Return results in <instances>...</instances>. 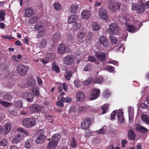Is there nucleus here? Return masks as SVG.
<instances>
[{
	"label": "nucleus",
	"mask_w": 149,
	"mask_h": 149,
	"mask_svg": "<svg viewBox=\"0 0 149 149\" xmlns=\"http://www.w3.org/2000/svg\"><path fill=\"white\" fill-rule=\"evenodd\" d=\"M144 0L139 1L138 4L133 3L132 5V9L136 10L137 12L139 14L142 13L146 8H149V1H146L145 3L143 2Z\"/></svg>",
	"instance_id": "f257e3e1"
},
{
	"label": "nucleus",
	"mask_w": 149,
	"mask_h": 149,
	"mask_svg": "<svg viewBox=\"0 0 149 149\" xmlns=\"http://www.w3.org/2000/svg\"><path fill=\"white\" fill-rule=\"evenodd\" d=\"M36 121L31 118H26L22 121V124L26 128H30L34 126L36 124Z\"/></svg>",
	"instance_id": "f03ea898"
},
{
	"label": "nucleus",
	"mask_w": 149,
	"mask_h": 149,
	"mask_svg": "<svg viewBox=\"0 0 149 149\" xmlns=\"http://www.w3.org/2000/svg\"><path fill=\"white\" fill-rule=\"evenodd\" d=\"M28 67L22 64L19 65L17 68L18 74L22 76H24L27 74Z\"/></svg>",
	"instance_id": "7ed1b4c3"
},
{
	"label": "nucleus",
	"mask_w": 149,
	"mask_h": 149,
	"mask_svg": "<svg viewBox=\"0 0 149 149\" xmlns=\"http://www.w3.org/2000/svg\"><path fill=\"white\" fill-rule=\"evenodd\" d=\"M100 44L104 47L108 48L110 47V43L107 38L104 36H100L99 40Z\"/></svg>",
	"instance_id": "20e7f679"
},
{
	"label": "nucleus",
	"mask_w": 149,
	"mask_h": 149,
	"mask_svg": "<svg viewBox=\"0 0 149 149\" xmlns=\"http://www.w3.org/2000/svg\"><path fill=\"white\" fill-rule=\"evenodd\" d=\"M64 64L66 65H70L72 64L74 61V57L72 55H68L63 58Z\"/></svg>",
	"instance_id": "39448f33"
},
{
	"label": "nucleus",
	"mask_w": 149,
	"mask_h": 149,
	"mask_svg": "<svg viewBox=\"0 0 149 149\" xmlns=\"http://www.w3.org/2000/svg\"><path fill=\"white\" fill-rule=\"evenodd\" d=\"M109 29L111 33L113 35L117 34L119 31L118 25L116 23L111 24L109 26Z\"/></svg>",
	"instance_id": "423d86ee"
},
{
	"label": "nucleus",
	"mask_w": 149,
	"mask_h": 149,
	"mask_svg": "<svg viewBox=\"0 0 149 149\" xmlns=\"http://www.w3.org/2000/svg\"><path fill=\"white\" fill-rule=\"evenodd\" d=\"M141 25L139 26H135L132 24H126L125 26L127 30L130 32L134 33L136 32L139 29V27H141Z\"/></svg>",
	"instance_id": "0eeeda50"
},
{
	"label": "nucleus",
	"mask_w": 149,
	"mask_h": 149,
	"mask_svg": "<svg viewBox=\"0 0 149 149\" xmlns=\"http://www.w3.org/2000/svg\"><path fill=\"white\" fill-rule=\"evenodd\" d=\"M100 94V90L99 88H95L93 89L91 94L90 99L91 100H95L97 98Z\"/></svg>",
	"instance_id": "6e6552de"
},
{
	"label": "nucleus",
	"mask_w": 149,
	"mask_h": 149,
	"mask_svg": "<svg viewBox=\"0 0 149 149\" xmlns=\"http://www.w3.org/2000/svg\"><path fill=\"white\" fill-rule=\"evenodd\" d=\"M120 4L118 2H110L109 5V9L112 12L116 11L120 8Z\"/></svg>",
	"instance_id": "1a4fd4ad"
},
{
	"label": "nucleus",
	"mask_w": 149,
	"mask_h": 149,
	"mask_svg": "<svg viewBox=\"0 0 149 149\" xmlns=\"http://www.w3.org/2000/svg\"><path fill=\"white\" fill-rule=\"evenodd\" d=\"M43 108V107L42 106L34 104L30 107L29 110L31 113H33L41 111Z\"/></svg>",
	"instance_id": "9d476101"
},
{
	"label": "nucleus",
	"mask_w": 149,
	"mask_h": 149,
	"mask_svg": "<svg viewBox=\"0 0 149 149\" xmlns=\"http://www.w3.org/2000/svg\"><path fill=\"white\" fill-rule=\"evenodd\" d=\"M99 15L100 18L106 20L108 17L106 10L104 8H101L99 11Z\"/></svg>",
	"instance_id": "9b49d317"
},
{
	"label": "nucleus",
	"mask_w": 149,
	"mask_h": 149,
	"mask_svg": "<svg viewBox=\"0 0 149 149\" xmlns=\"http://www.w3.org/2000/svg\"><path fill=\"white\" fill-rule=\"evenodd\" d=\"M91 119L89 118H86L81 124V127L82 129L86 130L89 127L91 123Z\"/></svg>",
	"instance_id": "f8f14e48"
},
{
	"label": "nucleus",
	"mask_w": 149,
	"mask_h": 149,
	"mask_svg": "<svg viewBox=\"0 0 149 149\" xmlns=\"http://www.w3.org/2000/svg\"><path fill=\"white\" fill-rule=\"evenodd\" d=\"M14 94L13 92L5 93H3L1 95L3 96V100L7 101H10L14 96Z\"/></svg>",
	"instance_id": "ddd939ff"
},
{
	"label": "nucleus",
	"mask_w": 149,
	"mask_h": 149,
	"mask_svg": "<svg viewBox=\"0 0 149 149\" xmlns=\"http://www.w3.org/2000/svg\"><path fill=\"white\" fill-rule=\"evenodd\" d=\"M76 101L77 102H82L85 99V95L82 91H79L77 92L76 96Z\"/></svg>",
	"instance_id": "4468645a"
},
{
	"label": "nucleus",
	"mask_w": 149,
	"mask_h": 149,
	"mask_svg": "<svg viewBox=\"0 0 149 149\" xmlns=\"http://www.w3.org/2000/svg\"><path fill=\"white\" fill-rule=\"evenodd\" d=\"M36 29L39 30L38 35L40 37H42L45 32V29L44 27L39 24H36L35 26Z\"/></svg>",
	"instance_id": "2eb2a0df"
},
{
	"label": "nucleus",
	"mask_w": 149,
	"mask_h": 149,
	"mask_svg": "<svg viewBox=\"0 0 149 149\" xmlns=\"http://www.w3.org/2000/svg\"><path fill=\"white\" fill-rule=\"evenodd\" d=\"M22 96L23 98H26L27 101L29 102L33 101L34 97L31 93L28 92L23 93Z\"/></svg>",
	"instance_id": "dca6fc26"
},
{
	"label": "nucleus",
	"mask_w": 149,
	"mask_h": 149,
	"mask_svg": "<svg viewBox=\"0 0 149 149\" xmlns=\"http://www.w3.org/2000/svg\"><path fill=\"white\" fill-rule=\"evenodd\" d=\"M24 137V135L22 133H19L13 139L12 142L13 143H18L23 139Z\"/></svg>",
	"instance_id": "f3484780"
},
{
	"label": "nucleus",
	"mask_w": 149,
	"mask_h": 149,
	"mask_svg": "<svg viewBox=\"0 0 149 149\" xmlns=\"http://www.w3.org/2000/svg\"><path fill=\"white\" fill-rule=\"evenodd\" d=\"M81 15L83 18L88 19L90 18L91 16L90 12L89 10H84L82 12Z\"/></svg>",
	"instance_id": "a211bd4d"
},
{
	"label": "nucleus",
	"mask_w": 149,
	"mask_h": 149,
	"mask_svg": "<svg viewBox=\"0 0 149 149\" xmlns=\"http://www.w3.org/2000/svg\"><path fill=\"white\" fill-rule=\"evenodd\" d=\"M46 139V136L42 134L38 136L35 141V142L37 144H40L44 142Z\"/></svg>",
	"instance_id": "6ab92c4d"
},
{
	"label": "nucleus",
	"mask_w": 149,
	"mask_h": 149,
	"mask_svg": "<svg viewBox=\"0 0 149 149\" xmlns=\"http://www.w3.org/2000/svg\"><path fill=\"white\" fill-rule=\"evenodd\" d=\"M33 13V10L31 7L27 8L25 10L24 15L26 17H30Z\"/></svg>",
	"instance_id": "aec40b11"
},
{
	"label": "nucleus",
	"mask_w": 149,
	"mask_h": 149,
	"mask_svg": "<svg viewBox=\"0 0 149 149\" xmlns=\"http://www.w3.org/2000/svg\"><path fill=\"white\" fill-rule=\"evenodd\" d=\"M106 54L105 53L100 52L96 53L95 56L100 61H104L105 60Z\"/></svg>",
	"instance_id": "412c9836"
},
{
	"label": "nucleus",
	"mask_w": 149,
	"mask_h": 149,
	"mask_svg": "<svg viewBox=\"0 0 149 149\" xmlns=\"http://www.w3.org/2000/svg\"><path fill=\"white\" fill-rule=\"evenodd\" d=\"M57 145L56 142H54L51 140L47 145V149H54L57 147Z\"/></svg>",
	"instance_id": "4be33fe9"
},
{
	"label": "nucleus",
	"mask_w": 149,
	"mask_h": 149,
	"mask_svg": "<svg viewBox=\"0 0 149 149\" xmlns=\"http://www.w3.org/2000/svg\"><path fill=\"white\" fill-rule=\"evenodd\" d=\"M136 129L139 132L143 133H146L148 131V130L146 127L139 125L136 126Z\"/></svg>",
	"instance_id": "5701e85b"
},
{
	"label": "nucleus",
	"mask_w": 149,
	"mask_h": 149,
	"mask_svg": "<svg viewBox=\"0 0 149 149\" xmlns=\"http://www.w3.org/2000/svg\"><path fill=\"white\" fill-rule=\"evenodd\" d=\"M27 83L29 86H32L35 84H36V81L33 77H30L28 78Z\"/></svg>",
	"instance_id": "b1692460"
},
{
	"label": "nucleus",
	"mask_w": 149,
	"mask_h": 149,
	"mask_svg": "<svg viewBox=\"0 0 149 149\" xmlns=\"http://www.w3.org/2000/svg\"><path fill=\"white\" fill-rule=\"evenodd\" d=\"M65 46L63 44H59L58 47V53L61 54H63L65 51Z\"/></svg>",
	"instance_id": "393cba45"
},
{
	"label": "nucleus",
	"mask_w": 149,
	"mask_h": 149,
	"mask_svg": "<svg viewBox=\"0 0 149 149\" xmlns=\"http://www.w3.org/2000/svg\"><path fill=\"white\" fill-rule=\"evenodd\" d=\"M78 17L76 15H72L68 17V22L71 23L74 22L77 20Z\"/></svg>",
	"instance_id": "a878e982"
},
{
	"label": "nucleus",
	"mask_w": 149,
	"mask_h": 149,
	"mask_svg": "<svg viewBox=\"0 0 149 149\" xmlns=\"http://www.w3.org/2000/svg\"><path fill=\"white\" fill-rule=\"evenodd\" d=\"M60 135L58 134H55L53 135L52 139L51 140L54 142H56L58 144V142L61 138Z\"/></svg>",
	"instance_id": "bb28decb"
},
{
	"label": "nucleus",
	"mask_w": 149,
	"mask_h": 149,
	"mask_svg": "<svg viewBox=\"0 0 149 149\" xmlns=\"http://www.w3.org/2000/svg\"><path fill=\"white\" fill-rule=\"evenodd\" d=\"M129 139L131 140H134L135 139V135L133 131L131 130H129L128 133Z\"/></svg>",
	"instance_id": "cd10ccee"
},
{
	"label": "nucleus",
	"mask_w": 149,
	"mask_h": 149,
	"mask_svg": "<svg viewBox=\"0 0 149 149\" xmlns=\"http://www.w3.org/2000/svg\"><path fill=\"white\" fill-rule=\"evenodd\" d=\"M142 121L146 124H149V116L144 114H142L141 116Z\"/></svg>",
	"instance_id": "c85d7f7f"
},
{
	"label": "nucleus",
	"mask_w": 149,
	"mask_h": 149,
	"mask_svg": "<svg viewBox=\"0 0 149 149\" xmlns=\"http://www.w3.org/2000/svg\"><path fill=\"white\" fill-rule=\"evenodd\" d=\"M78 6L76 4L72 5L70 8V10L72 13L74 14L78 9Z\"/></svg>",
	"instance_id": "c756f323"
},
{
	"label": "nucleus",
	"mask_w": 149,
	"mask_h": 149,
	"mask_svg": "<svg viewBox=\"0 0 149 149\" xmlns=\"http://www.w3.org/2000/svg\"><path fill=\"white\" fill-rule=\"evenodd\" d=\"M129 117V120L132 119L134 115V108L133 107H129L128 108Z\"/></svg>",
	"instance_id": "7c9ffc66"
},
{
	"label": "nucleus",
	"mask_w": 149,
	"mask_h": 149,
	"mask_svg": "<svg viewBox=\"0 0 149 149\" xmlns=\"http://www.w3.org/2000/svg\"><path fill=\"white\" fill-rule=\"evenodd\" d=\"M86 33L83 30H80L78 31V37L79 39H82L85 36Z\"/></svg>",
	"instance_id": "2f4dec72"
},
{
	"label": "nucleus",
	"mask_w": 149,
	"mask_h": 149,
	"mask_svg": "<svg viewBox=\"0 0 149 149\" xmlns=\"http://www.w3.org/2000/svg\"><path fill=\"white\" fill-rule=\"evenodd\" d=\"M91 25L92 29L94 31H97L100 28L99 25L95 22H93Z\"/></svg>",
	"instance_id": "473e14b6"
},
{
	"label": "nucleus",
	"mask_w": 149,
	"mask_h": 149,
	"mask_svg": "<svg viewBox=\"0 0 149 149\" xmlns=\"http://www.w3.org/2000/svg\"><path fill=\"white\" fill-rule=\"evenodd\" d=\"M32 91L33 93L36 96H38L39 95V88L36 86L33 87L32 88Z\"/></svg>",
	"instance_id": "72a5a7b5"
},
{
	"label": "nucleus",
	"mask_w": 149,
	"mask_h": 149,
	"mask_svg": "<svg viewBox=\"0 0 149 149\" xmlns=\"http://www.w3.org/2000/svg\"><path fill=\"white\" fill-rule=\"evenodd\" d=\"M102 96L105 98L108 97L111 95V93L108 89L104 90L102 93Z\"/></svg>",
	"instance_id": "f704fd0d"
},
{
	"label": "nucleus",
	"mask_w": 149,
	"mask_h": 149,
	"mask_svg": "<svg viewBox=\"0 0 149 149\" xmlns=\"http://www.w3.org/2000/svg\"><path fill=\"white\" fill-rule=\"evenodd\" d=\"M6 13L2 10H0V21H3L5 19Z\"/></svg>",
	"instance_id": "c9c22d12"
},
{
	"label": "nucleus",
	"mask_w": 149,
	"mask_h": 149,
	"mask_svg": "<svg viewBox=\"0 0 149 149\" xmlns=\"http://www.w3.org/2000/svg\"><path fill=\"white\" fill-rule=\"evenodd\" d=\"M17 131L18 132H20L24 133L25 136L29 135V134L28 131L23 128L21 127L18 128L17 129Z\"/></svg>",
	"instance_id": "e433bc0d"
},
{
	"label": "nucleus",
	"mask_w": 149,
	"mask_h": 149,
	"mask_svg": "<svg viewBox=\"0 0 149 149\" xmlns=\"http://www.w3.org/2000/svg\"><path fill=\"white\" fill-rule=\"evenodd\" d=\"M64 75L65 79L69 80L72 76V72L70 71H68L65 73Z\"/></svg>",
	"instance_id": "4c0bfd02"
},
{
	"label": "nucleus",
	"mask_w": 149,
	"mask_h": 149,
	"mask_svg": "<svg viewBox=\"0 0 149 149\" xmlns=\"http://www.w3.org/2000/svg\"><path fill=\"white\" fill-rule=\"evenodd\" d=\"M2 99L0 97V103L5 107H8L10 106L11 104L10 103L8 102L2 100Z\"/></svg>",
	"instance_id": "58836bf2"
},
{
	"label": "nucleus",
	"mask_w": 149,
	"mask_h": 149,
	"mask_svg": "<svg viewBox=\"0 0 149 149\" xmlns=\"http://www.w3.org/2000/svg\"><path fill=\"white\" fill-rule=\"evenodd\" d=\"M14 104L15 106L18 108H21L23 106L22 102L21 101H15Z\"/></svg>",
	"instance_id": "ea45409f"
},
{
	"label": "nucleus",
	"mask_w": 149,
	"mask_h": 149,
	"mask_svg": "<svg viewBox=\"0 0 149 149\" xmlns=\"http://www.w3.org/2000/svg\"><path fill=\"white\" fill-rule=\"evenodd\" d=\"M101 108L102 111V114H104L108 111L109 109V105L108 104H105Z\"/></svg>",
	"instance_id": "a19ab883"
},
{
	"label": "nucleus",
	"mask_w": 149,
	"mask_h": 149,
	"mask_svg": "<svg viewBox=\"0 0 149 149\" xmlns=\"http://www.w3.org/2000/svg\"><path fill=\"white\" fill-rule=\"evenodd\" d=\"M52 70L56 72V73H58L59 72V69L56 63L54 62L52 66Z\"/></svg>",
	"instance_id": "79ce46f5"
},
{
	"label": "nucleus",
	"mask_w": 149,
	"mask_h": 149,
	"mask_svg": "<svg viewBox=\"0 0 149 149\" xmlns=\"http://www.w3.org/2000/svg\"><path fill=\"white\" fill-rule=\"evenodd\" d=\"M107 126L105 125L103 126V128L100 129L96 131L95 132L97 134H103L106 132L107 130Z\"/></svg>",
	"instance_id": "37998d69"
},
{
	"label": "nucleus",
	"mask_w": 149,
	"mask_h": 149,
	"mask_svg": "<svg viewBox=\"0 0 149 149\" xmlns=\"http://www.w3.org/2000/svg\"><path fill=\"white\" fill-rule=\"evenodd\" d=\"M32 146V141L31 140H28L25 143V146L26 148H31Z\"/></svg>",
	"instance_id": "c03bdc74"
},
{
	"label": "nucleus",
	"mask_w": 149,
	"mask_h": 149,
	"mask_svg": "<svg viewBox=\"0 0 149 149\" xmlns=\"http://www.w3.org/2000/svg\"><path fill=\"white\" fill-rule=\"evenodd\" d=\"M53 6L55 9L57 10H60L62 8V6L58 2L55 3L53 4Z\"/></svg>",
	"instance_id": "a18cd8bd"
},
{
	"label": "nucleus",
	"mask_w": 149,
	"mask_h": 149,
	"mask_svg": "<svg viewBox=\"0 0 149 149\" xmlns=\"http://www.w3.org/2000/svg\"><path fill=\"white\" fill-rule=\"evenodd\" d=\"M95 81L96 83L101 84L103 81V79L102 76H99L96 78Z\"/></svg>",
	"instance_id": "49530a36"
},
{
	"label": "nucleus",
	"mask_w": 149,
	"mask_h": 149,
	"mask_svg": "<svg viewBox=\"0 0 149 149\" xmlns=\"http://www.w3.org/2000/svg\"><path fill=\"white\" fill-rule=\"evenodd\" d=\"M54 57V54L52 53H48L45 56L46 58L48 59L49 61L52 59Z\"/></svg>",
	"instance_id": "de8ad7c7"
},
{
	"label": "nucleus",
	"mask_w": 149,
	"mask_h": 149,
	"mask_svg": "<svg viewBox=\"0 0 149 149\" xmlns=\"http://www.w3.org/2000/svg\"><path fill=\"white\" fill-rule=\"evenodd\" d=\"M110 39L111 43L113 44H116L118 42V40L114 37L111 36L110 37Z\"/></svg>",
	"instance_id": "09e8293b"
},
{
	"label": "nucleus",
	"mask_w": 149,
	"mask_h": 149,
	"mask_svg": "<svg viewBox=\"0 0 149 149\" xmlns=\"http://www.w3.org/2000/svg\"><path fill=\"white\" fill-rule=\"evenodd\" d=\"M8 143V141L5 139H2L0 142V145L1 146H6Z\"/></svg>",
	"instance_id": "8fccbe9b"
},
{
	"label": "nucleus",
	"mask_w": 149,
	"mask_h": 149,
	"mask_svg": "<svg viewBox=\"0 0 149 149\" xmlns=\"http://www.w3.org/2000/svg\"><path fill=\"white\" fill-rule=\"evenodd\" d=\"M140 107L142 108L146 109L148 110L149 109V106L141 102L140 103Z\"/></svg>",
	"instance_id": "3c124183"
},
{
	"label": "nucleus",
	"mask_w": 149,
	"mask_h": 149,
	"mask_svg": "<svg viewBox=\"0 0 149 149\" xmlns=\"http://www.w3.org/2000/svg\"><path fill=\"white\" fill-rule=\"evenodd\" d=\"M125 49V47L123 46V45L121 44L119 47L116 50L117 52H118L119 51H122V53H123L124 50Z\"/></svg>",
	"instance_id": "603ef678"
},
{
	"label": "nucleus",
	"mask_w": 149,
	"mask_h": 149,
	"mask_svg": "<svg viewBox=\"0 0 149 149\" xmlns=\"http://www.w3.org/2000/svg\"><path fill=\"white\" fill-rule=\"evenodd\" d=\"M93 80L92 78H89L88 80H86L84 82V84L85 85H87L92 83Z\"/></svg>",
	"instance_id": "864d4df0"
},
{
	"label": "nucleus",
	"mask_w": 149,
	"mask_h": 149,
	"mask_svg": "<svg viewBox=\"0 0 149 149\" xmlns=\"http://www.w3.org/2000/svg\"><path fill=\"white\" fill-rule=\"evenodd\" d=\"M119 20L120 22L125 23H126L127 22V19L124 16H122L120 17Z\"/></svg>",
	"instance_id": "5fc2aeb1"
},
{
	"label": "nucleus",
	"mask_w": 149,
	"mask_h": 149,
	"mask_svg": "<svg viewBox=\"0 0 149 149\" xmlns=\"http://www.w3.org/2000/svg\"><path fill=\"white\" fill-rule=\"evenodd\" d=\"M5 132H8L11 129V125L10 123L6 124L5 125Z\"/></svg>",
	"instance_id": "6e6d98bb"
},
{
	"label": "nucleus",
	"mask_w": 149,
	"mask_h": 149,
	"mask_svg": "<svg viewBox=\"0 0 149 149\" xmlns=\"http://www.w3.org/2000/svg\"><path fill=\"white\" fill-rule=\"evenodd\" d=\"M70 146L73 148H75L77 145L76 142L74 139H72L70 141Z\"/></svg>",
	"instance_id": "4d7b16f0"
},
{
	"label": "nucleus",
	"mask_w": 149,
	"mask_h": 149,
	"mask_svg": "<svg viewBox=\"0 0 149 149\" xmlns=\"http://www.w3.org/2000/svg\"><path fill=\"white\" fill-rule=\"evenodd\" d=\"M60 37V35L59 34H55L53 36V41H58L59 40Z\"/></svg>",
	"instance_id": "13d9d810"
},
{
	"label": "nucleus",
	"mask_w": 149,
	"mask_h": 149,
	"mask_svg": "<svg viewBox=\"0 0 149 149\" xmlns=\"http://www.w3.org/2000/svg\"><path fill=\"white\" fill-rule=\"evenodd\" d=\"M74 84L77 88H79L81 85V82L78 80H75L74 81Z\"/></svg>",
	"instance_id": "bf43d9fd"
},
{
	"label": "nucleus",
	"mask_w": 149,
	"mask_h": 149,
	"mask_svg": "<svg viewBox=\"0 0 149 149\" xmlns=\"http://www.w3.org/2000/svg\"><path fill=\"white\" fill-rule=\"evenodd\" d=\"M117 113V110L113 111L111 114L110 119L111 120H114L115 118L116 115Z\"/></svg>",
	"instance_id": "052dcab7"
},
{
	"label": "nucleus",
	"mask_w": 149,
	"mask_h": 149,
	"mask_svg": "<svg viewBox=\"0 0 149 149\" xmlns=\"http://www.w3.org/2000/svg\"><path fill=\"white\" fill-rule=\"evenodd\" d=\"M108 63H109L113 64L114 65L118 66V62L111 59H109Z\"/></svg>",
	"instance_id": "680f3d73"
},
{
	"label": "nucleus",
	"mask_w": 149,
	"mask_h": 149,
	"mask_svg": "<svg viewBox=\"0 0 149 149\" xmlns=\"http://www.w3.org/2000/svg\"><path fill=\"white\" fill-rule=\"evenodd\" d=\"M56 104L58 107L60 108H62L64 106L63 102L61 100H58L56 103Z\"/></svg>",
	"instance_id": "e2e57ef3"
},
{
	"label": "nucleus",
	"mask_w": 149,
	"mask_h": 149,
	"mask_svg": "<svg viewBox=\"0 0 149 149\" xmlns=\"http://www.w3.org/2000/svg\"><path fill=\"white\" fill-rule=\"evenodd\" d=\"M73 26L74 27V28L76 30L77 29L81 26L80 23L79 22L74 23L73 24Z\"/></svg>",
	"instance_id": "0e129e2a"
},
{
	"label": "nucleus",
	"mask_w": 149,
	"mask_h": 149,
	"mask_svg": "<svg viewBox=\"0 0 149 149\" xmlns=\"http://www.w3.org/2000/svg\"><path fill=\"white\" fill-rule=\"evenodd\" d=\"M92 69V66L90 64L87 65L84 68V70L87 71L91 70Z\"/></svg>",
	"instance_id": "69168bd1"
},
{
	"label": "nucleus",
	"mask_w": 149,
	"mask_h": 149,
	"mask_svg": "<svg viewBox=\"0 0 149 149\" xmlns=\"http://www.w3.org/2000/svg\"><path fill=\"white\" fill-rule=\"evenodd\" d=\"M47 42L46 40H42L40 43V47H45L47 45Z\"/></svg>",
	"instance_id": "338daca9"
},
{
	"label": "nucleus",
	"mask_w": 149,
	"mask_h": 149,
	"mask_svg": "<svg viewBox=\"0 0 149 149\" xmlns=\"http://www.w3.org/2000/svg\"><path fill=\"white\" fill-rule=\"evenodd\" d=\"M38 19V17L36 16H34L31 19V22L32 23L36 22Z\"/></svg>",
	"instance_id": "774afa93"
}]
</instances>
